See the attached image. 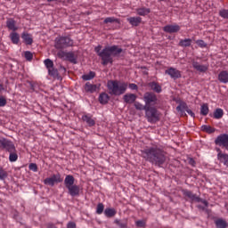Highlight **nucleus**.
<instances>
[{"label":"nucleus","mask_w":228,"mask_h":228,"mask_svg":"<svg viewBox=\"0 0 228 228\" xmlns=\"http://www.w3.org/2000/svg\"><path fill=\"white\" fill-rule=\"evenodd\" d=\"M141 158L152 163V165L161 167L167 161V152L158 146L146 147L141 150Z\"/></svg>","instance_id":"nucleus-1"},{"label":"nucleus","mask_w":228,"mask_h":228,"mask_svg":"<svg viewBox=\"0 0 228 228\" xmlns=\"http://www.w3.org/2000/svg\"><path fill=\"white\" fill-rule=\"evenodd\" d=\"M107 88L110 95H124V93L127 91V82L120 80H110L107 83Z\"/></svg>","instance_id":"nucleus-2"},{"label":"nucleus","mask_w":228,"mask_h":228,"mask_svg":"<svg viewBox=\"0 0 228 228\" xmlns=\"http://www.w3.org/2000/svg\"><path fill=\"white\" fill-rule=\"evenodd\" d=\"M122 48L118 45L106 46L102 53V65H108V63H113L112 56H118L122 53Z\"/></svg>","instance_id":"nucleus-3"},{"label":"nucleus","mask_w":228,"mask_h":228,"mask_svg":"<svg viewBox=\"0 0 228 228\" xmlns=\"http://www.w3.org/2000/svg\"><path fill=\"white\" fill-rule=\"evenodd\" d=\"M145 117L148 122L151 124H156V122H159L161 113L159 112L157 108L148 106L145 111Z\"/></svg>","instance_id":"nucleus-4"},{"label":"nucleus","mask_w":228,"mask_h":228,"mask_svg":"<svg viewBox=\"0 0 228 228\" xmlns=\"http://www.w3.org/2000/svg\"><path fill=\"white\" fill-rule=\"evenodd\" d=\"M74 45V40L70 37H59L55 38V49H67V47H72Z\"/></svg>","instance_id":"nucleus-5"},{"label":"nucleus","mask_w":228,"mask_h":228,"mask_svg":"<svg viewBox=\"0 0 228 228\" xmlns=\"http://www.w3.org/2000/svg\"><path fill=\"white\" fill-rule=\"evenodd\" d=\"M0 149L7 151V152H15V145L6 138H0Z\"/></svg>","instance_id":"nucleus-6"},{"label":"nucleus","mask_w":228,"mask_h":228,"mask_svg":"<svg viewBox=\"0 0 228 228\" xmlns=\"http://www.w3.org/2000/svg\"><path fill=\"white\" fill-rule=\"evenodd\" d=\"M58 183H63V178H61L60 173L53 175L51 177H47L44 180V184H46L47 186H54V184Z\"/></svg>","instance_id":"nucleus-7"},{"label":"nucleus","mask_w":228,"mask_h":228,"mask_svg":"<svg viewBox=\"0 0 228 228\" xmlns=\"http://www.w3.org/2000/svg\"><path fill=\"white\" fill-rule=\"evenodd\" d=\"M143 101L147 106H151V104H156L158 102V96H156L154 93H145Z\"/></svg>","instance_id":"nucleus-8"},{"label":"nucleus","mask_w":228,"mask_h":228,"mask_svg":"<svg viewBox=\"0 0 228 228\" xmlns=\"http://www.w3.org/2000/svg\"><path fill=\"white\" fill-rule=\"evenodd\" d=\"M216 145H219V147H224L226 149L228 144V134H222L216 137L215 140Z\"/></svg>","instance_id":"nucleus-9"},{"label":"nucleus","mask_w":228,"mask_h":228,"mask_svg":"<svg viewBox=\"0 0 228 228\" xmlns=\"http://www.w3.org/2000/svg\"><path fill=\"white\" fill-rule=\"evenodd\" d=\"M165 74H167V76H170L172 79H179L180 77H182L181 71L172 67L166 69Z\"/></svg>","instance_id":"nucleus-10"},{"label":"nucleus","mask_w":228,"mask_h":228,"mask_svg":"<svg viewBox=\"0 0 228 228\" xmlns=\"http://www.w3.org/2000/svg\"><path fill=\"white\" fill-rule=\"evenodd\" d=\"M82 120L83 122H86L89 127H94V126H95V118L92 114H84L82 116Z\"/></svg>","instance_id":"nucleus-11"},{"label":"nucleus","mask_w":228,"mask_h":228,"mask_svg":"<svg viewBox=\"0 0 228 228\" xmlns=\"http://www.w3.org/2000/svg\"><path fill=\"white\" fill-rule=\"evenodd\" d=\"M192 67L198 72H208V69H209V65L200 64V63H199L198 61H192Z\"/></svg>","instance_id":"nucleus-12"},{"label":"nucleus","mask_w":228,"mask_h":228,"mask_svg":"<svg viewBox=\"0 0 228 228\" xmlns=\"http://www.w3.org/2000/svg\"><path fill=\"white\" fill-rule=\"evenodd\" d=\"M84 90L87 94H94V92H97V90H99V86L95 84L86 82L85 86H84Z\"/></svg>","instance_id":"nucleus-13"},{"label":"nucleus","mask_w":228,"mask_h":228,"mask_svg":"<svg viewBox=\"0 0 228 228\" xmlns=\"http://www.w3.org/2000/svg\"><path fill=\"white\" fill-rule=\"evenodd\" d=\"M126 20L134 28H138V26L142 24V17L140 16L129 17L126 19Z\"/></svg>","instance_id":"nucleus-14"},{"label":"nucleus","mask_w":228,"mask_h":228,"mask_svg":"<svg viewBox=\"0 0 228 228\" xmlns=\"http://www.w3.org/2000/svg\"><path fill=\"white\" fill-rule=\"evenodd\" d=\"M138 96L134 94H126L123 96V101L126 102V104H133L136 102V99Z\"/></svg>","instance_id":"nucleus-15"},{"label":"nucleus","mask_w":228,"mask_h":228,"mask_svg":"<svg viewBox=\"0 0 228 228\" xmlns=\"http://www.w3.org/2000/svg\"><path fill=\"white\" fill-rule=\"evenodd\" d=\"M181 30V27L179 25H167L163 28V31L165 33H178Z\"/></svg>","instance_id":"nucleus-16"},{"label":"nucleus","mask_w":228,"mask_h":228,"mask_svg":"<svg viewBox=\"0 0 228 228\" xmlns=\"http://www.w3.org/2000/svg\"><path fill=\"white\" fill-rule=\"evenodd\" d=\"M217 159L220 161V163H224V165L228 167V154L222 153L220 148L217 149Z\"/></svg>","instance_id":"nucleus-17"},{"label":"nucleus","mask_w":228,"mask_h":228,"mask_svg":"<svg viewBox=\"0 0 228 228\" xmlns=\"http://www.w3.org/2000/svg\"><path fill=\"white\" fill-rule=\"evenodd\" d=\"M21 38L26 45H33V35L28 32H23L21 34Z\"/></svg>","instance_id":"nucleus-18"},{"label":"nucleus","mask_w":228,"mask_h":228,"mask_svg":"<svg viewBox=\"0 0 228 228\" xmlns=\"http://www.w3.org/2000/svg\"><path fill=\"white\" fill-rule=\"evenodd\" d=\"M68 191H69V194L71 196V197H79V191H80V189L78 187V185H71L69 187L67 188Z\"/></svg>","instance_id":"nucleus-19"},{"label":"nucleus","mask_w":228,"mask_h":228,"mask_svg":"<svg viewBox=\"0 0 228 228\" xmlns=\"http://www.w3.org/2000/svg\"><path fill=\"white\" fill-rule=\"evenodd\" d=\"M217 79L220 83H224V85H227L228 83V71L227 70H222L219 72Z\"/></svg>","instance_id":"nucleus-20"},{"label":"nucleus","mask_w":228,"mask_h":228,"mask_svg":"<svg viewBox=\"0 0 228 228\" xmlns=\"http://www.w3.org/2000/svg\"><path fill=\"white\" fill-rule=\"evenodd\" d=\"M6 26L8 28V29H10L11 31H13V32H15L19 29V27L17 26V22L13 19H8L6 20Z\"/></svg>","instance_id":"nucleus-21"},{"label":"nucleus","mask_w":228,"mask_h":228,"mask_svg":"<svg viewBox=\"0 0 228 228\" xmlns=\"http://www.w3.org/2000/svg\"><path fill=\"white\" fill-rule=\"evenodd\" d=\"M135 12L137 15H139L140 17H145L149 15V13H151V9L147 7H141V8L135 9Z\"/></svg>","instance_id":"nucleus-22"},{"label":"nucleus","mask_w":228,"mask_h":228,"mask_svg":"<svg viewBox=\"0 0 228 228\" xmlns=\"http://www.w3.org/2000/svg\"><path fill=\"white\" fill-rule=\"evenodd\" d=\"M9 38L14 44V45H18L19 42H20V36L17 32H12L9 36Z\"/></svg>","instance_id":"nucleus-23"},{"label":"nucleus","mask_w":228,"mask_h":228,"mask_svg":"<svg viewBox=\"0 0 228 228\" xmlns=\"http://www.w3.org/2000/svg\"><path fill=\"white\" fill-rule=\"evenodd\" d=\"M64 184L66 188L74 186V176L71 175H68L64 179Z\"/></svg>","instance_id":"nucleus-24"},{"label":"nucleus","mask_w":228,"mask_h":228,"mask_svg":"<svg viewBox=\"0 0 228 228\" xmlns=\"http://www.w3.org/2000/svg\"><path fill=\"white\" fill-rule=\"evenodd\" d=\"M149 86L153 90V92H156V94H161L162 92L161 86H159V83L151 82L149 84Z\"/></svg>","instance_id":"nucleus-25"},{"label":"nucleus","mask_w":228,"mask_h":228,"mask_svg":"<svg viewBox=\"0 0 228 228\" xmlns=\"http://www.w3.org/2000/svg\"><path fill=\"white\" fill-rule=\"evenodd\" d=\"M110 101V95L106 93H102L99 96V102L101 104H108V102Z\"/></svg>","instance_id":"nucleus-26"},{"label":"nucleus","mask_w":228,"mask_h":228,"mask_svg":"<svg viewBox=\"0 0 228 228\" xmlns=\"http://www.w3.org/2000/svg\"><path fill=\"white\" fill-rule=\"evenodd\" d=\"M64 56L66 58V60H68V61H70L71 63H77V59H76V55L74 54V53L72 52H69L64 53Z\"/></svg>","instance_id":"nucleus-27"},{"label":"nucleus","mask_w":228,"mask_h":228,"mask_svg":"<svg viewBox=\"0 0 228 228\" xmlns=\"http://www.w3.org/2000/svg\"><path fill=\"white\" fill-rule=\"evenodd\" d=\"M178 45L180 47H190L191 45V39L190 38L181 39L178 43Z\"/></svg>","instance_id":"nucleus-28"},{"label":"nucleus","mask_w":228,"mask_h":228,"mask_svg":"<svg viewBox=\"0 0 228 228\" xmlns=\"http://www.w3.org/2000/svg\"><path fill=\"white\" fill-rule=\"evenodd\" d=\"M104 215L107 218H113V216L117 215V210H115V208H106L104 210Z\"/></svg>","instance_id":"nucleus-29"},{"label":"nucleus","mask_w":228,"mask_h":228,"mask_svg":"<svg viewBox=\"0 0 228 228\" xmlns=\"http://www.w3.org/2000/svg\"><path fill=\"white\" fill-rule=\"evenodd\" d=\"M186 110H188V105L184 102H180V104L176 107V111L182 115L184 113V111H186Z\"/></svg>","instance_id":"nucleus-30"},{"label":"nucleus","mask_w":228,"mask_h":228,"mask_svg":"<svg viewBox=\"0 0 228 228\" xmlns=\"http://www.w3.org/2000/svg\"><path fill=\"white\" fill-rule=\"evenodd\" d=\"M134 106L135 108V110H138L139 111H147V109L149 108V106H147L146 104L143 105L142 103H140V102H135L134 103Z\"/></svg>","instance_id":"nucleus-31"},{"label":"nucleus","mask_w":228,"mask_h":228,"mask_svg":"<svg viewBox=\"0 0 228 228\" xmlns=\"http://www.w3.org/2000/svg\"><path fill=\"white\" fill-rule=\"evenodd\" d=\"M215 224L217 228H227V222L224 219H217Z\"/></svg>","instance_id":"nucleus-32"},{"label":"nucleus","mask_w":228,"mask_h":228,"mask_svg":"<svg viewBox=\"0 0 228 228\" xmlns=\"http://www.w3.org/2000/svg\"><path fill=\"white\" fill-rule=\"evenodd\" d=\"M201 131H204V133H208V134H211L215 133L216 129L211 126L203 125L201 126Z\"/></svg>","instance_id":"nucleus-33"},{"label":"nucleus","mask_w":228,"mask_h":228,"mask_svg":"<svg viewBox=\"0 0 228 228\" xmlns=\"http://www.w3.org/2000/svg\"><path fill=\"white\" fill-rule=\"evenodd\" d=\"M113 22H116L117 24H120V20L115 17H108L104 20L103 24H113Z\"/></svg>","instance_id":"nucleus-34"},{"label":"nucleus","mask_w":228,"mask_h":228,"mask_svg":"<svg viewBox=\"0 0 228 228\" xmlns=\"http://www.w3.org/2000/svg\"><path fill=\"white\" fill-rule=\"evenodd\" d=\"M95 77V72L90 71L88 74L83 75L82 79L84 81H90V79H94Z\"/></svg>","instance_id":"nucleus-35"},{"label":"nucleus","mask_w":228,"mask_h":228,"mask_svg":"<svg viewBox=\"0 0 228 228\" xmlns=\"http://www.w3.org/2000/svg\"><path fill=\"white\" fill-rule=\"evenodd\" d=\"M208 113H209V107L208 106V103H204L201 105L200 114L203 115V117H206Z\"/></svg>","instance_id":"nucleus-36"},{"label":"nucleus","mask_w":228,"mask_h":228,"mask_svg":"<svg viewBox=\"0 0 228 228\" xmlns=\"http://www.w3.org/2000/svg\"><path fill=\"white\" fill-rule=\"evenodd\" d=\"M222 117H224V110L216 109L214 111V118L220 119V118H222Z\"/></svg>","instance_id":"nucleus-37"},{"label":"nucleus","mask_w":228,"mask_h":228,"mask_svg":"<svg viewBox=\"0 0 228 228\" xmlns=\"http://www.w3.org/2000/svg\"><path fill=\"white\" fill-rule=\"evenodd\" d=\"M44 63H45V65L47 70H49V69L54 68V62H53V61H51V59H46V60H45Z\"/></svg>","instance_id":"nucleus-38"},{"label":"nucleus","mask_w":228,"mask_h":228,"mask_svg":"<svg viewBox=\"0 0 228 228\" xmlns=\"http://www.w3.org/2000/svg\"><path fill=\"white\" fill-rule=\"evenodd\" d=\"M114 224L120 228H127V222H123L120 219H115Z\"/></svg>","instance_id":"nucleus-39"},{"label":"nucleus","mask_w":228,"mask_h":228,"mask_svg":"<svg viewBox=\"0 0 228 228\" xmlns=\"http://www.w3.org/2000/svg\"><path fill=\"white\" fill-rule=\"evenodd\" d=\"M17 159H19V156L17 155V153H15V151L10 152L9 161L13 163L14 161H17Z\"/></svg>","instance_id":"nucleus-40"},{"label":"nucleus","mask_w":228,"mask_h":228,"mask_svg":"<svg viewBox=\"0 0 228 228\" xmlns=\"http://www.w3.org/2000/svg\"><path fill=\"white\" fill-rule=\"evenodd\" d=\"M104 212V204L99 203L96 208V213L97 215H102Z\"/></svg>","instance_id":"nucleus-41"},{"label":"nucleus","mask_w":228,"mask_h":228,"mask_svg":"<svg viewBox=\"0 0 228 228\" xmlns=\"http://www.w3.org/2000/svg\"><path fill=\"white\" fill-rule=\"evenodd\" d=\"M49 76H52V77H58V69L52 68L48 69Z\"/></svg>","instance_id":"nucleus-42"},{"label":"nucleus","mask_w":228,"mask_h":228,"mask_svg":"<svg viewBox=\"0 0 228 228\" xmlns=\"http://www.w3.org/2000/svg\"><path fill=\"white\" fill-rule=\"evenodd\" d=\"M219 15L222 19H228V9H222L219 11Z\"/></svg>","instance_id":"nucleus-43"},{"label":"nucleus","mask_w":228,"mask_h":228,"mask_svg":"<svg viewBox=\"0 0 228 228\" xmlns=\"http://www.w3.org/2000/svg\"><path fill=\"white\" fill-rule=\"evenodd\" d=\"M24 56L27 61H31V60H33V53L29 51H26Z\"/></svg>","instance_id":"nucleus-44"},{"label":"nucleus","mask_w":228,"mask_h":228,"mask_svg":"<svg viewBox=\"0 0 228 228\" xmlns=\"http://www.w3.org/2000/svg\"><path fill=\"white\" fill-rule=\"evenodd\" d=\"M101 49H102V46L98 45L94 48L95 53L98 54V56H100V58H102V53H104V49L101 52Z\"/></svg>","instance_id":"nucleus-45"},{"label":"nucleus","mask_w":228,"mask_h":228,"mask_svg":"<svg viewBox=\"0 0 228 228\" xmlns=\"http://www.w3.org/2000/svg\"><path fill=\"white\" fill-rule=\"evenodd\" d=\"M183 195H185V197H188L189 199H195V194H193L191 191H188V190L183 191Z\"/></svg>","instance_id":"nucleus-46"},{"label":"nucleus","mask_w":228,"mask_h":228,"mask_svg":"<svg viewBox=\"0 0 228 228\" xmlns=\"http://www.w3.org/2000/svg\"><path fill=\"white\" fill-rule=\"evenodd\" d=\"M5 177H8V173H6L3 167H0V179H4Z\"/></svg>","instance_id":"nucleus-47"},{"label":"nucleus","mask_w":228,"mask_h":228,"mask_svg":"<svg viewBox=\"0 0 228 228\" xmlns=\"http://www.w3.org/2000/svg\"><path fill=\"white\" fill-rule=\"evenodd\" d=\"M196 44H197V45H199V47H201V49L208 47V44H206V42H204V40H197Z\"/></svg>","instance_id":"nucleus-48"},{"label":"nucleus","mask_w":228,"mask_h":228,"mask_svg":"<svg viewBox=\"0 0 228 228\" xmlns=\"http://www.w3.org/2000/svg\"><path fill=\"white\" fill-rule=\"evenodd\" d=\"M28 168L29 170H32V172H38V166L35 163H30Z\"/></svg>","instance_id":"nucleus-49"},{"label":"nucleus","mask_w":228,"mask_h":228,"mask_svg":"<svg viewBox=\"0 0 228 228\" xmlns=\"http://www.w3.org/2000/svg\"><path fill=\"white\" fill-rule=\"evenodd\" d=\"M6 102V98H4V96H0V108H4Z\"/></svg>","instance_id":"nucleus-50"},{"label":"nucleus","mask_w":228,"mask_h":228,"mask_svg":"<svg viewBox=\"0 0 228 228\" xmlns=\"http://www.w3.org/2000/svg\"><path fill=\"white\" fill-rule=\"evenodd\" d=\"M135 225L137 227H145V221H142V220L136 221Z\"/></svg>","instance_id":"nucleus-51"},{"label":"nucleus","mask_w":228,"mask_h":228,"mask_svg":"<svg viewBox=\"0 0 228 228\" xmlns=\"http://www.w3.org/2000/svg\"><path fill=\"white\" fill-rule=\"evenodd\" d=\"M127 87L130 88V90H138V86L136 84H127Z\"/></svg>","instance_id":"nucleus-52"},{"label":"nucleus","mask_w":228,"mask_h":228,"mask_svg":"<svg viewBox=\"0 0 228 228\" xmlns=\"http://www.w3.org/2000/svg\"><path fill=\"white\" fill-rule=\"evenodd\" d=\"M185 111L188 113V115H191V117L195 118V113H193V111H191V110L188 109V107H187V110Z\"/></svg>","instance_id":"nucleus-53"},{"label":"nucleus","mask_w":228,"mask_h":228,"mask_svg":"<svg viewBox=\"0 0 228 228\" xmlns=\"http://www.w3.org/2000/svg\"><path fill=\"white\" fill-rule=\"evenodd\" d=\"M67 227L68 228H76V223L69 222V223H68Z\"/></svg>","instance_id":"nucleus-54"},{"label":"nucleus","mask_w":228,"mask_h":228,"mask_svg":"<svg viewBox=\"0 0 228 228\" xmlns=\"http://www.w3.org/2000/svg\"><path fill=\"white\" fill-rule=\"evenodd\" d=\"M189 163L192 165V167H195V160L193 159H190Z\"/></svg>","instance_id":"nucleus-55"},{"label":"nucleus","mask_w":228,"mask_h":228,"mask_svg":"<svg viewBox=\"0 0 228 228\" xmlns=\"http://www.w3.org/2000/svg\"><path fill=\"white\" fill-rule=\"evenodd\" d=\"M1 92H4V86L3 84H0V94Z\"/></svg>","instance_id":"nucleus-56"},{"label":"nucleus","mask_w":228,"mask_h":228,"mask_svg":"<svg viewBox=\"0 0 228 228\" xmlns=\"http://www.w3.org/2000/svg\"><path fill=\"white\" fill-rule=\"evenodd\" d=\"M203 204H204V206H206V207L208 208V201H206V200H203Z\"/></svg>","instance_id":"nucleus-57"},{"label":"nucleus","mask_w":228,"mask_h":228,"mask_svg":"<svg viewBox=\"0 0 228 228\" xmlns=\"http://www.w3.org/2000/svg\"><path fill=\"white\" fill-rule=\"evenodd\" d=\"M159 1H167V0H159Z\"/></svg>","instance_id":"nucleus-58"},{"label":"nucleus","mask_w":228,"mask_h":228,"mask_svg":"<svg viewBox=\"0 0 228 228\" xmlns=\"http://www.w3.org/2000/svg\"><path fill=\"white\" fill-rule=\"evenodd\" d=\"M63 69V70L65 71V68H62Z\"/></svg>","instance_id":"nucleus-59"}]
</instances>
